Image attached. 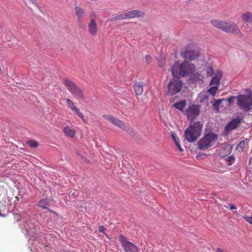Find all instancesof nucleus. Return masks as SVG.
<instances>
[{
	"instance_id": "f257e3e1",
	"label": "nucleus",
	"mask_w": 252,
	"mask_h": 252,
	"mask_svg": "<svg viewBox=\"0 0 252 252\" xmlns=\"http://www.w3.org/2000/svg\"><path fill=\"white\" fill-rule=\"evenodd\" d=\"M200 106L191 104L186 110V114L190 120V124L185 131V139L189 142H194L200 136L203 125L199 121L193 122V120L199 115Z\"/></svg>"
},
{
	"instance_id": "f03ea898",
	"label": "nucleus",
	"mask_w": 252,
	"mask_h": 252,
	"mask_svg": "<svg viewBox=\"0 0 252 252\" xmlns=\"http://www.w3.org/2000/svg\"><path fill=\"white\" fill-rule=\"evenodd\" d=\"M196 71V68L195 65L187 62L182 63L176 62L171 67L172 74L174 77L180 78L190 76V78L194 81H202L203 77Z\"/></svg>"
},
{
	"instance_id": "7ed1b4c3",
	"label": "nucleus",
	"mask_w": 252,
	"mask_h": 252,
	"mask_svg": "<svg viewBox=\"0 0 252 252\" xmlns=\"http://www.w3.org/2000/svg\"><path fill=\"white\" fill-rule=\"evenodd\" d=\"M211 23L216 28L226 33H235L237 34L240 33L238 26L233 22L212 20L211 21Z\"/></svg>"
},
{
	"instance_id": "20e7f679",
	"label": "nucleus",
	"mask_w": 252,
	"mask_h": 252,
	"mask_svg": "<svg viewBox=\"0 0 252 252\" xmlns=\"http://www.w3.org/2000/svg\"><path fill=\"white\" fill-rule=\"evenodd\" d=\"M217 140V134L212 132L206 133L198 141V149L201 150H206L211 147Z\"/></svg>"
},
{
	"instance_id": "39448f33",
	"label": "nucleus",
	"mask_w": 252,
	"mask_h": 252,
	"mask_svg": "<svg viewBox=\"0 0 252 252\" xmlns=\"http://www.w3.org/2000/svg\"><path fill=\"white\" fill-rule=\"evenodd\" d=\"M63 84L74 98L82 100L85 99L83 90L74 83L69 80L64 79Z\"/></svg>"
},
{
	"instance_id": "423d86ee",
	"label": "nucleus",
	"mask_w": 252,
	"mask_h": 252,
	"mask_svg": "<svg viewBox=\"0 0 252 252\" xmlns=\"http://www.w3.org/2000/svg\"><path fill=\"white\" fill-rule=\"evenodd\" d=\"M184 85L180 78L174 76L168 84L167 94L172 95L180 92Z\"/></svg>"
},
{
	"instance_id": "0eeeda50",
	"label": "nucleus",
	"mask_w": 252,
	"mask_h": 252,
	"mask_svg": "<svg viewBox=\"0 0 252 252\" xmlns=\"http://www.w3.org/2000/svg\"><path fill=\"white\" fill-rule=\"evenodd\" d=\"M238 106L245 112H248L252 106V93L249 95L242 94L236 97Z\"/></svg>"
},
{
	"instance_id": "6e6552de",
	"label": "nucleus",
	"mask_w": 252,
	"mask_h": 252,
	"mask_svg": "<svg viewBox=\"0 0 252 252\" xmlns=\"http://www.w3.org/2000/svg\"><path fill=\"white\" fill-rule=\"evenodd\" d=\"M143 16L144 13L142 11L137 10H134L130 11H128L125 13H122L116 16H114L112 18L107 20V22H111L117 20H123L127 19L133 18L135 17H142Z\"/></svg>"
},
{
	"instance_id": "1a4fd4ad",
	"label": "nucleus",
	"mask_w": 252,
	"mask_h": 252,
	"mask_svg": "<svg viewBox=\"0 0 252 252\" xmlns=\"http://www.w3.org/2000/svg\"><path fill=\"white\" fill-rule=\"evenodd\" d=\"M244 118V114L242 113L235 114L231 121L225 126V130L229 132L236 128L242 122Z\"/></svg>"
},
{
	"instance_id": "9d476101",
	"label": "nucleus",
	"mask_w": 252,
	"mask_h": 252,
	"mask_svg": "<svg viewBox=\"0 0 252 252\" xmlns=\"http://www.w3.org/2000/svg\"><path fill=\"white\" fill-rule=\"evenodd\" d=\"M119 238L125 252H140L139 249L133 243L128 241L127 237L120 235Z\"/></svg>"
},
{
	"instance_id": "9b49d317",
	"label": "nucleus",
	"mask_w": 252,
	"mask_h": 252,
	"mask_svg": "<svg viewBox=\"0 0 252 252\" xmlns=\"http://www.w3.org/2000/svg\"><path fill=\"white\" fill-rule=\"evenodd\" d=\"M24 223L23 229H25L26 235L29 236L33 237L37 231V228L33 222H31V220L29 219V217L25 216V219L23 220Z\"/></svg>"
},
{
	"instance_id": "f8f14e48",
	"label": "nucleus",
	"mask_w": 252,
	"mask_h": 252,
	"mask_svg": "<svg viewBox=\"0 0 252 252\" xmlns=\"http://www.w3.org/2000/svg\"><path fill=\"white\" fill-rule=\"evenodd\" d=\"M103 117L107 121H109L111 123L117 126L118 127H120L122 129L126 130L128 132L131 131V129L129 130V129L130 128H129L128 126L123 121L112 116L105 114L103 115Z\"/></svg>"
},
{
	"instance_id": "ddd939ff",
	"label": "nucleus",
	"mask_w": 252,
	"mask_h": 252,
	"mask_svg": "<svg viewBox=\"0 0 252 252\" xmlns=\"http://www.w3.org/2000/svg\"><path fill=\"white\" fill-rule=\"evenodd\" d=\"M191 45H189L185 51L181 52V55L184 58L190 61L197 59L199 56L198 52L191 50Z\"/></svg>"
},
{
	"instance_id": "4468645a",
	"label": "nucleus",
	"mask_w": 252,
	"mask_h": 252,
	"mask_svg": "<svg viewBox=\"0 0 252 252\" xmlns=\"http://www.w3.org/2000/svg\"><path fill=\"white\" fill-rule=\"evenodd\" d=\"M88 31L90 33L95 36L97 32V28L96 22L94 19H91L88 24Z\"/></svg>"
},
{
	"instance_id": "2eb2a0df",
	"label": "nucleus",
	"mask_w": 252,
	"mask_h": 252,
	"mask_svg": "<svg viewBox=\"0 0 252 252\" xmlns=\"http://www.w3.org/2000/svg\"><path fill=\"white\" fill-rule=\"evenodd\" d=\"M144 83L143 82L136 83L134 85V89L136 95H141L143 91Z\"/></svg>"
},
{
	"instance_id": "dca6fc26",
	"label": "nucleus",
	"mask_w": 252,
	"mask_h": 252,
	"mask_svg": "<svg viewBox=\"0 0 252 252\" xmlns=\"http://www.w3.org/2000/svg\"><path fill=\"white\" fill-rule=\"evenodd\" d=\"M49 204V200L47 198H43L39 201L38 206L44 209H47L49 211L51 210L48 207Z\"/></svg>"
},
{
	"instance_id": "f3484780",
	"label": "nucleus",
	"mask_w": 252,
	"mask_h": 252,
	"mask_svg": "<svg viewBox=\"0 0 252 252\" xmlns=\"http://www.w3.org/2000/svg\"><path fill=\"white\" fill-rule=\"evenodd\" d=\"M242 19L244 22L247 23H252V13L247 12L242 14Z\"/></svg>"
},
{
	"instance_id": "a211bd4d",
	"label": "nucleus",
	"mask_w": 252,
	"mask_h": 252,
	"mask_svg": "<svg viewBox=\"0 0 252 252\" xmlns=\"http://www.w3.org/2000/svg\"><path fill=\"white\" fill-rule=\"evenodd\" d=\"M63 131L65 135L70 137H73L75 135V130L69 126L64 127Z\"/></svg>"
},
{
	"instance_id": "6ab92c4d",
	"label": "nucleus",
	"mask_w": 252,
	"mask_h": 252,
	"mask_svg": "<svg viewBox=\"0 0 252 252\" xmlns=\"http://www.w3.org/2000/svg\"><path fill=\"white\" fill-rule=\"evenodd\" d=\"M186 105L187 104L186 100H183L175 103L173 105V107L180 111H183L184 108L186 107Z\"/></svg>"
},
{
	"instance_id": "aec40b11",
	"label": "nucleus",
	"mask_w": 252,
	"mask_h": 252,
	"mask_svg": "<svg viewBox=\"0 0 252 252\" xmlns=\"http://www.w3.org/2000/svg\"><path fill=\"white\" fill-rule=\"evenodd\" d=\"M220 77L218 76H215L213 77L211 81L210 85L217 86V87H218L220 85Z\"/></svg>"
},
{
	"instance_id": "412c9836",
	"label": "nucleus",
	"mask_w": 252,
	"mask_h": 252,
	"mask_svg": "<svg viewBox=\"0 0 252 252\" xmlns=\"http://www.w3.org/2000/svg\"><path fill=\"white\" fill-rule=\"evenodd\" d=\"M74 11L76 15L77 16L78 18H80L83 17L84 11L83 9L78 7V6H75L74 7Z\"/></svg>"
},
{
	"instance_id": "4be33fe9",
	"label": "nucleus",
	"mask_w": 252,
	"mask_h": 252,
	"mask_svg": "<svg viewBox=\"0 0 252 252\" xmlns=\"http://www.w3.org/2000/svg\"><path fill=\"white\" fill-rule=\"evenodd\" d=\"M224 100L225 99H223V98H222V99H219L215 100L213 104V106L214 109L215 110L219 109V105L221 103V102L223 100Z\"/></svg>"
},
{
	"instance_id": "5701e85b",
	"label": "nucleus",
	"mask_w": 252,
	"mask_h": 252,
	"mask_svg": "<svg viewBox=\"0 0 252 252\" xmlns=\"http://www.w3.org/2000/svg\"><path fill=\"white\" fill-rule=\"evenodd\" d=\"M212 87L208 90V92L210 94L214 96L218 90V87L217 86H211Z\"/></svg>"
},
{
	"instance_id": "b1692460",
	"label": "nucleus",
	"mask_w": 252,
	"mask_h": 252,
	"mask_svg": "<svg viewBox=\"0 0 252 252\" xmlns=\"http://www.w3.org/2000/svg\"><path fill=\"white\" fill-rule=\"evenodd\" d=\"M66 101L67 103L68 107L72 110L76 106L74 105L73 102L69 98H67Z\"/></svg>"
},
{
	"instance_id": "393cba45",
	"label": "nucleus",
	"mask_w": 252,
	"mask_h": 252,
	"mask_svg": "<svg viewBox=\"0 0 252 252\" xmlns=\"http://www.w3.org/2000/svg\"><path fill=\"white\" fill-rule=\"evenodd\" d=\"M244 146H245V141L242 140L239 142V143L237 147V149L238 150L243 151Z\"/></svg>"
},
{
	"instance_id": "a878e982",
	"label": "nucleus",
	"mask_w": 252,
	"mask_h": 252,
	"mask_svg": "<svg viewBox=\"0 0 252 252\" xmlns=\"http://www.w3.org/2000/svg\"><path fill=\"white\" fill-rule=\"evenodd\" d=\"M207 74L208 76H212L214 74V71L211 66H208L206 70Z\"/></svg>"
},
{
	"instance_id": "bb28decb",
	"label": "nucleus",
	"mask_w": 252,
	"mask_h": 252,
	"mask_svg": "<svg viewBox=\"0 0 252 252\" xmlns=\"http://www.w3.org/2000/svg\"><path fill=\"white\" fill-rule=\"evenodd\" d=\"M29 145L32 148H35L37 146V143L34 140H30L28 142Z\"/></svg>"
},
{
	"instance_id": "cd10ccee",
	"label": "nucleus",
	"mask_w": 252,
	"mask_h": 252,
	"mask_svg": "<svg viewBox=\"0 0 252 252\" xmlns=\"http://www.w3.org/2000/svg\"><path fill=\"white\" fill-rule=\"evenodd\" d=\"M234 159H235V158L233 156H229L227 159V161L228 162V165H232L234 162Z\"/></svg>"
},
{
	"instance_id": "c85d7f7f",
	"label": "nucleus",
	"mask_w": 252,
	"mask_h": 252,
	"mask_svg": "<svg viewBox=\"0 0 252 252\" xmlns=\"http://www.w3.org/2000/svg\"><path fill=\"white\" fill-rule=\"evenodd\" d=\"M106 228L102 225H101L98 228V231L99 232L102 233L104 234L107 238H109L108 236L105 233V230Z\"/></svg>"
},
{
	"instance_id": "c756f323",
	"label": "nucleus",
	"mask_w": 252,
	"mask_h": 252,
	"mask_svg": "<svg viewBox=\"0 0 252 252\" xmlns=\"http://www.w3.org/2000/svg\"><path fill=\"white\" fill-rule=\"evenodd\" d=\"M77 116H78V117H79L81 120L83 121V122L85 123V124H87V121L85 119V118H84V116H83V115L82 114V113H81L80 112L79 113H78L77 115Z\"/></svg>"
},
{
	"instance_id": "7c9ffc66",
	"label": "nucleus",
	"mask_w": 252,
	"mask_h": 252,
	"mask_svg": "<svg viewBox=\"0 0 252 252\" xmlns=\"http://www.w3.org/2000/svg\"><path fill=\"white\" fill-rule=\"evenodd\" d=\"M235 97L234 96H231L227 98V100L228 101L229 105H231L234 102Z\"/></svg>"
},
{
	"instance_id": "2f4dec72",
	"label": "nucleus",
	"mask_w": 252,
	"mask_h": 252,
	"mask_svg": "<svg viewBox=\"0 0 252 252\" xmlns=\"http://www.w3.org/2000/svg\"><path fill=\"white\" fill-rule=\"evenodd\" d=\"M244 219L248 222H249V223L250 224H252V217H247V216H246V217H244Z\"/></svg>"
},
{
	"instance_id": "473e14b6",
	"label": "nucleus",
	"mask_w": 252,
	"mask_h": 252,
	"mask_svg": "<svg viewBox=\"0 0 252 252\" xmlns=\"http://www.w3.org/2000/svg\"><path fill=\"white\" fill-rule=\"evenodd\" d=\"M32 3L34 4L40 11L41 7L39 6V5L35 2V0H30Z\"/></svg>"
},
{
	"instance_id": "72a5a7b5",
	"label": "nucleus",
	"mask_w": 252,
	"mask_h": 252,
	"mask_svg": "<svg viewBox=\"0 0 252 252\" xmlns=\"http://www.w3.org/2000/svg\"><path fill=\"white\" fill-rule=\"evenodd\" d=\"M145 59L146 60V62L148 63H149L151 61V57L149 55H146L145 56Z\"/></svg>"
},
{
	"instance_id": "f704fd0d",
	"label": "nucleus",
	"mask_w": 252,
	"mask_h": 252,
	"mask_svg": "<svg viewBox=\"0 0 252 252\" xmlns=\"http://www.w3.org/2000/svg\"><path fill=\"white\" fill-rule=\"evenodd\" d=\"M72 111H73L74 112V113H75V114H76V115H77V114H78V113H79V112H80V111H79V109H78L76 106H75V107H74V108L72 110Z\"/></svg>"
},
{
	"instance_id": "c9c22d12",
	"label": "nucleus",
	"mask_w": 252,
	"mask_h": 252,
	"mask_svg": "<svg viewBox=\"0 0 252 252\" xmlns=\"http://www.w3.org/2000/svg\"><path fill=\"white\" fill-rule=\"evenodd\" d=\"M176 146L178 147L179 150L180 151V152H183V149L181 147V145H180V143H178L177 142V144H176Z\"/></svg>"
},
{
	"instance_id": "e433bc0d",
	"label": "nucleus",
	"mask_w": 252,
	"mask_h": 252,
	"mask_svg": "<svg viewBox=\"0 0 252 252\" xmlns=\"http://www.w3.org/2000/svg\"><path fill=\"white\" fill-rule=\"evenodd\" d=\"M229 208L230 210H233V209H236V207L234 205L231 204L230 205Z\"/></svg>"
},
{
	"instance_id": "4c0bfd02",
	"label": "nucleus",
	"mask_w": 252,
	"mask_h": 252,
	"mask_svg": "<svg viewBox=\"0 0 252 252\" xmlns=\"http://www.w3.org/2000/svg\"><path fill=\"white\" fill-rule=\"evenodd\" d=\"M174 142H175V144H177V143H180V140L179 139V138H178V137H177L176 138H175V139H174Z\"/></svg>"
},
{
	"instance_id": "58836bf2",
	"label": "nucleus",
	"mask_w": 252,
	"mask_h": 252,
	"mask_svg": "<svg viewBox=\"0 0 252 252\" xmlns=\"http://www.w3.org/2000/svg\"><path fill=\"white\" fill-rule=\"evenodd\" d=\"M174 142H175V144H177V143H180V140L179 139V138H178V137H177L176 138H175V139H174Z\"/></svg>"
},
{
	"instance_id": "ea45409f",
	"label": "nucleus",
	"mask_w": 252,
	"mask_h": 252,
	"mask_svg": "<svg viewBox=\"0 0 252 252\" xmlns=\"http://www.w3.org/2000/svg\"><path fill=\"white\" fill-rule=\"evenodd\" d=\"M171 137L173 139H174L175 138H176L177 137V136L174 133H172L171 134Z\"/></svg>"
},
{
	"instance_id": "a19ab883",
	"label": "nucleus",
	"mask_w": 252,
	"mask_h": 252,
	"mask_svg": "<svg viewBox=\"0 0 252 252\" xmlns=\"http://www.w3.org/2000/svg\"><path fill=\"white\" fill-rule=\"evenodd\" d=\"M204 97L206 98H208V96L207 95H204Z\"/></svg>"
}]
</instances>
